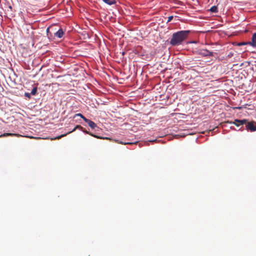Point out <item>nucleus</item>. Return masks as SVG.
<instances>
[{
    "label": "nucleus",
    "mask_w": 256,
    "mask_h": 256,
    "mask_svg": "<svg viewBox=\"0 0 256 256\" xmlns=\"http://www.w3.org/2000/svg\"><path fill=\"white\" fill-rule=\"evenodd\" d=\"M64 32L62 28L59 29L57 32H56L54 34V36H56L58 38H62L64 36Z\"/></svg>",
    "instance_id": "nucleus-7"
},
{
    "label": "nucleus",
    "mask_w": 256,
    "mask_h": 256,
    "mask_svg": "<svg viewBox=\"0 0 256 256\" xmlns=\"http://www.w3.org/2000/svg\"><path fill=\"white\" fill-rule=\"evenodd\" d=\"M173 18V16H171L168 17L167 22H170Z\"/></svg>",
    "instance_id": "nucleus-17"
},
{
    "label": "nucleus",
    "mask_w": 256,
    "mask_h": 256,
    "mask_svg": "<svg viewBox=\"0 0 256 256\" xmlns=\"http://www.w3.org/2000/svg\"><path fill=\"white\" fill-rule=\"evenodd\" d=\"M89 126H90L92 128L94 129L96 127V124L92 121L90 120L86 119L85 121Z\"/></svg>",
    "instance_id": "nucleus-6"
},
{
    "label": "nucleus",
    "mask_w": 256,
    "mask_h": 256,
    "mask_svg": "<svg viewBox=\"0 0 256 256\" xmlns=\"http://www.w3.org/2000/svg\"><path fill=\"white\" fill-rule=\"evenodd\" d=\"M198 54L202 56H214V52H210L206 49L200 50Z\"/></svg>",
    "instance_id": "nucleus-2"
},
{
    "label": "nucleus",
    "mask_w": 256,
    "mask_h": 256,
    "mask_svg": "<svg viewBox=\"0 0 256 256\" xmlns=\"http://www.w3.org/2000/svg\"><path fill=\"white\" fill-rule=\"evenodd\" d=\"M250 44L256 46V33H254L252 38V42H249Z\"/></svg>",
    "instance_id": "nucleus-8"
},
{
    "label": "nucleus",
    "mask_w": 256,
    "mask_h": 256,
    "mask_svg": "<svg viewBox=\"0 0 256 256\" xmlns=\"http://www.w3.org/2000/svg\"><path fill=\"white\" fill-rule=\"evenodd\" d=\"M210 10L212 12H216L217 8L216 6H213L210 8Z\"/></svg>",
    "instance_id": "nucleus-15"
},
{
    "label": "nucleus",
    "mask_w": 256,
    "mask_h": 256,
    "mask_svg": "<svg viewBox=\"0 0 256 256\" xmlns=\"http://www.w3.org/2000/svg\"><path fill=\"white\" fill-rule=\"evenodd\" d=\"M77 129L82 130L83 128L81 126H80V125H77V126H76L72 131H70V132H68V133H66V134H62L60 136H58L56 137H55V138H52L51 140H55L60 139V138L66 136L68 134H70V133L75 131Z\"/></svg>",
    "instance_id": "nucleus-3"
},
{
    "label": "nucleus",
    "mask_w": 256,
    "mask_h": 256,
    "mask_svg": "<svg viewBox=\"0 0 256 256\" xmlns=\"http://www.w3.org/2000/svg\"><path fill=\"white\" fill-rule=\"evenodd\" d=\"M102 1L108 5H112L116 3V0H102Z\"/></svg>",
    "instance_id": "nucleus-10"
},
{
    "label": "nucleus",
    "mask_w": 256,
    "mask_h": 256,
    "mask_svg": "<svg viewBox=\"0 0 256 256\" xmlns=\"http://www.w3.org/2000/svg\"><path fill=\"white\" fill-rule=\"evenodd\" d=\"M30 94L29 93H25V96L28 97V98H30Z\"/></svg>",
    "instance_id": "nucleus-18"
},
{
    "label": "nucleus",
    "mask_w": 256,
    "mask_h": 256,
    "mask_svg": "<svg viewBox=\"0 0 256 256\" xmlns=\"http://www.w3.org/2000/svg\"><path fill=\"white\" fill-rule=\"evenodd\" d=\"M190 32V30H181L173 34L170 40V44L172 46L181 44L182 42L188 38Z\"/></svg>",
    "instance_id": "nucleus-1"
},
{
    "label": "nucleus",
    "mask_w": 256,
    "mask_h": 256,
    "mask_svg": "<svg viewBox=\"0 0 256 256\" xmlns=\"http://www.w3.org/2000/svg\"><path fill=\"white\" fill-rule=\"evenodd\" d=\"M37 92V88L36 87H34L32 90L30 94L32 95H35Z\"/></svg>",
    "instance_id": "nucleus-13"
},
{
    "label": "nucleus",
    "mask_w": 256,
    "mask_h": 256,
    "mask_svg": "<svg viewBox=\"0 0 256 256\" xmlns=\"http://www.w3.org/2000/svg\"><path fill=\"white\" fill-rule=\"evenodd\" d=\"M136 143V142H120V144H135Z\"/></svg>",
    "instance_id": "nucleus-16"
},
{
    "label": "nucleus",
    "mask_w": 256,
    "mask_h": 256,
    "mask_svg": "<svg viewBox=\"0 0 256 256\" xmlns=\"http://www.w3.org/2000/svg\"><path fill=\"white\" fill-rule=\"evenodd\" d=\"M248 122V120L246 119L244 120H235L234 122H228L230 124H234L236 126H238L240 125H243L244 124H246Z\"/></svg>",
    "instance_id": "nucleus-4"
},
{
    "label": "nucleus",
    "mask_w": 256,
    "mask_h": 256,
    "mask_svg": "<svg viewBox=\"0 0 256 256\" xmlns=\"http://www.w3.org/2000/svg\"><path fill=\"white\" fill-rule=\"evenodd\" d=\"M7 136H16L17 137L20 136L21 135L16 134H12V133H4L0 135V138L1 137H5Z\"/></svg>",
    "instance_id": "nucleus-9"
},
{
    "label": "nucleus",
    "mask_w": 256,
    "mask_h": 256,
    "mask_svg": "<svg viewBox=\"0 0 256 256\" xmlns=\"http://www.w3.org/2000/svg\"><path fill=\"white\" fill-rule=\"evenodd\" d=\"M124 52H122V55H124Z\"/></svg>",
    "instance_id": "nucleus-19"
},
{
    "label": "nucleus",
    "mask_w": 256,
    "mask_h": 256,
    "mask_svg": "<svg viewBox=\"0 0 256 256\" xmlns=\"http://www.w3.org/2000/svg\"><path fill=\"white\" fill-rule=\"evenodd\" d=\"M50 28H48L46 29V33H47V36L48 38H50L52 36V34L50 32Z\"/></svg>",
    "instance_id": "nucleus-12"
},
{
    "label": "nucleus",
    "mask_w": 256,
    "mask_h": 256,
    "mask_svg": "<svg viewBox=\"0 0 256 256\" xmlns=\"http://www.w3.org/2000/svg\"><path fill=\"white\" fill-rule=\"evenodd\" d=\"M82 130L84 132H85V133H86V134H90V136H94V137L97 138H101L100 137L98 136H96V135H94V134H91V133H90L89 132H88V131H86V130Z\"/></svg>",
    "instance_id": "nucleus-14"
},
{
    "label": "nucleus",
    "mask_w": 256,
    "mask_h": 256,
    "mask_svg": "<svg viewBox=\"0 0 256 256\" xmlns=\"http://www.w3.org/2000/svg\"><path fill=\"white\" fill-rule=\"evenodd\" d=\"M246 130L250 132L256 131V126L253 122H248L246 124Z\"/></svg>",
    "instance_id": "nucleus-5"
},
{
    "label": "nucleus",
    "mask_w": 256,
    "mask_h": 256,
    "mask_svg": "<svg viewBox=\"0 0 256 256\" xmlns=\"http://www.w3.org/2000/svg\"><path fill=\"white\" fill-rule=\"evenodd\" d=\"M76 116H80L81 118H82L84 120L85 122L86 120L87 119L86 117H84L82 114L78 113L75 114L74 117Z\"/></svg>",
    "instance_id": "nucleus-11"
}]
</instances>
